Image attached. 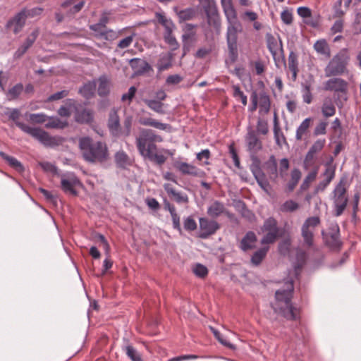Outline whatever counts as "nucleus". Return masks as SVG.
I'll use <instances>...</instances> for the list:
<instances>
[{"label":"nucleus","mask_w":361,"mask_h":361,"mask_svg":"<svg viewBox=\"0 0 361 361\" xmlns=\"http://www.w3.org/2000/svg\"><path fill=\"white\" fill-rule=\"evenodd\" d=\"M162 137L152 129L141 128L135 139V144L140 154L145 159L159 166L165 163V158L159 153V148L156 143L162 142Z\"/></svg>","instance_id":"f257e3e1"},{"label":"nucleus","mask_w":361,"mask_h":361,"mask_svg":"<svg viewBox=\"0 0 361 361\" xmlns=\"http://www.w3.org/2000/svg\"><path fill=\"white\" fill-rule=\"evenodd\" d=\"M79 148L85 160L90 163H103L109 158L106 143L94 142L90 137L79 139Z\"/></svg>","instance_id":"f03ea898"},{"label":"nucleus","mask_w":361,"mask_h":361,"mask_svg":"<svg viewBox=\"0 0 361 361\" xmlns=\"http://www.w3.org/2000/svg\"><path fill=\"white\" fill-rule=\"evenodd\" d=\"M8 118L24 133L30 135L46 147H55L61 142L59 137L51 136L45 130L36 127H31L18 121L20 113L17 109H13L6 113Z\"/></svg>","instance_id":"7ed1b4c3"},{"label":"nucleus","mask_w":361,"mask_h":361,"mask_svg":"<svg viewBox=\"0 0 361 361\" xmlns=\"http://www.w3.org/2000/svg\"><path fill=\"white\" fill-rule=\"evenodd\" d=\"M285 288L279 289L276 291V300L271 304L274 311L282 315L288 319H295L297 317L296 310L291 304V297L293 290V283L292 281L285 282Z\"/></svg>","instance_id":"20e7f679"},{"label":"nucleus","mask_w":361,"mask_h":361,"mask_svg":"<svg viewBox=\"0 0 361 361\" xmlns=\"http://www.w3.org/2000/svg\"><path fill=\"white\" fill-rule=\"evenodd\" d=\"M221 4L228 23L226 41H237L238 34L242 32L243 27L232 0H221Z\"/></svg>","instance_id":"39448f33"},{"label":"nucleus","mask_w":361,"mask_h":361,"mask_svg":"<svg viewBox=\"0 0 361 361\" xmlns=\"http://www.w3.org/2000/svg\"><path fill=\"white\" fill-rule=\"evenodd\" d=\"M133 124V118L128 116L123 121L121 127L120 124V118L116 109L110 111L107 126L111 135L115 137H128L131 134Z\"/></svg>","instance_id":"423d86ee"},{"label":"nucleus","mask_w":361,"mask_h":361,"mask_svg":"<svg viewBox=\"0 0 361 361\" xmlns=\"http://www.w3.org/2000/svg\"><path fill=\"white\" fill-rule=\"evenodd\" d=\"M349 56L345 49L340 51L333 56L324 68L326 77L343 75L348 63Z\"/></svg>","instance_id":"0eeeda50"},{"label":"nucleus","mask_w":361,"mask_h":361,"mask_svg":"<svg viewBox=\"0 0 361 361\" xmlns=\"http://www.w3.org/2000/svg\"><path fill=\"white\" fill-rule=\"evenodd\" d=\"M332 195L336 215L338 216L343 214L348 203L345 183L343 179H341L336 185Z\"/></svg>","instance_id":"6e6552de"},{"label":"nucleus","mask_w":361,"mask_h":361,"mask_svg":"<svg viewBox=\"0 0 361 361\" xmlns=\"http://www.w3.org/2000/svg\"><path fill=\"white\" fill-rule=\"evenodd\" d=\"M319 224L320 219L318 216H311L307 218L302 226L301 235L304 244L308 247L313 245L314 231Z\"/></svg>","instance_id":"1a4fd4ad"},{"label":"nucleus","mask_w":361,"mask_h":361,"mask_svg":"<svg viewBox=\"0 0 361 361\" xmlns=\"http://www.w3.org/2000/svg\"><path fill=\"white\" fill-rule=\"evenodd\" d=\"M82 183L73 173H66L61 176V187L63 191L73 196L78 195L76 188Z\"/></svg>","instance_id":"9d476101"},{"label":"nucleus","mask_w":361,"mask_h":361,"mask_svg":"<svg viewBox=\"0 0 361 361\" xmlns=\"http://www.w3.org/2000/svg\"><path fill=\"white\" fill-rule=\"evenodd\" d=\"M245 142L250 156L252 159L258 161L256 154L262 149V143L259 139L256 132L250 128L247 130V133L245 136Z\"/></svg>","instance_id":"9b49d317"},{"label":"nucleus","mask_w":361,"mask_h":361,"mask_svg":"<svg viewBox=\"0 0 361 361\" xmlns=\"http://www.w3.org/2000/svg\"><path fill=\"white\" fill-rule=\"evenodd\" d=\"M200 238L202 239L207 238L209 236L214 234L219 228V224L214 220H209L207 218H200Z\"/></svg>","instance_id":"f8f14e48"},{"label":"nucleus","mask_w":361,"mask_h":361,"mask_svg":"<svg viewBox=\"0 0 361 361\" xmlns=\"http://www.w3.org/2000/svg\"><path fill=\"white\" fill-rule=\"evenodd\" d=\"M322 180L315 187L314 194H318L325 190L335 176V169L331 165H326L324 172L322 174Z\"/></svg>","instance_id":"ddd939ff"},{"label":"nucleus","mask_w":361,"mask_h":361,"mask_svg":"<svg viewBox=\"0 0 361 361\" xmlns=\"http://www.w3.org/2000/svg\"><path fill=\"white\" fill-rule=\"evenodd\" d=\"M173 166L183 175H190L195 177H202L204 175V171L186 162L176 161Z\"/></svg>","instance_id":"4468645a"},{"label":"nucleus","mask_w":361,"mask_h":361,"mask_svg":"<svg viewBox=\"0 0 361 361\" xmlns=\"http://www.w3.org/2000/svg\"><path fill=\"white\" fill-rule=\"evenodd\" d=\"M324 89L336 92H345L348 90V82L340 78H333L325 82Z\"/></svg>","instance_id":"2eb2a0df"},{"label":"nucleus","mask_w":361,"mask_h":361,"mask_svg":"<svg viewBox=\"0 0 361 361\" xmlns=\"http://www.w3.org/2000/svg\"><path fill=\"white\" fill-rule=\"evenodd\" d=\"M39 35V30L35 29L26 38L25 41L21 44L14 53L15 59H20L26 53L27 49L32 47Z\"/></svg>","instance_id":"dca6fc26"},{"label":"nucleus","mask_w":361,"mask_h":361,"mask_svg":"<svg viewBox=\"0 0 361 361\" xmlns=\"http://www.w3.org/2000/svg\"><path fill=\"white\" fill-rule=\"evenodd\" d=\"M250 169L261 188L265 192H268L269 184L264 173L259 167V163L257 164H252L250 167Z\"/></svg>","instance_id":"f3484780"},{"label":"nucleus","mask_w":361,"mask_h":361,"mask_svg":"<svg viewBox=\"0 0 361 361\" xmlns=\"http://www.w3.org/2000/svg\"><path fill=\"white\" fill-rule=\"evenodd\" d=\"M91 30L95 32L97 37L106 39L111 40L116 37V33L112 30H107L99 23L90 26Z\"/></svg>","instance_id":"a211bd4d"},{"label":"nucleus","mask_w":361,"mask_h":361,"mask_svg":"<svg viewBox=\"0 0 361 361\" xmlns=\"http://www.w3.org/2000/svg\"><path fill=\"white\" fill-rule=\"evenodd\" d=\"M75 119L78 123H90L93 120L92 111L90 109H84L81 106H75Z\"/></svg>","instance_id":"6ab92c4d"},{"label":"nucleus","mask_w":361,"mask_h":361,"mask_svg":"<svg viewBox=\"0 0 361 361\" xmlns=\"http://www.w3.org/2000/svg\"><path fill=\"white\" fill-rule=\"evenodd\" d=\"M27 19L26 14L23 9L18 13L11 20L8 22V27H13V32L18 33L25 25Z\"/></svg>","instance_id":"aec40b11"},{"label":"nucleus","mask_w":361,"mask_h":361,"mask_svg":"<svg viewBox=\"0 0 361 361\" xmlns=\"http://www.w3.org/2000/svg\"><path fill=\"white\" fill-rule=\"evenodd\" d=\"M197 25L186 23L183 27V34L182 35V41L184 45L188 42H195L197 40L195 28Z\"/></svg>","instance_id":"412c9836"},{"label":"nucleus","mask_w":361,"mask_h":361,"mask_svg":"<svg viewBox=\"0 0 361 361\" xmlns=\"http://www.w3.org/2000/svg\"><path fill=\"white\" fill-rule=\"evenodd\" d=\"M259 114L265 115L269 113L271 107L269 96L264 92L258 94Z\"/></svg>","instance_id":"4be33fe9"},{"label":"nucleus","mask_w":361,"mask_h":361,"mask_svg":"<svg viewBox=\"0 0 361 361\" xmlns=\"http://www.w3.org/2000/svg\"><path fill=\"white\" fill-rule=\"evenodd\" d=\"M288 68L291 72V77L293 81H295L298 73V55L294 51H290L288 58Z\"/></svg>","instance_id":"5701e85b"},{"label":"nucleus","mask_w":361,"mask_h":361,"mask_svg":"<svg viewBox=\"0 0 361 361\" xmlns=\"http://www.w3.org/2000/svg\"><path fill=\"white\" fill-rule=\"evenodd\" d=\"M256 241L257 237L255 233L249 231L241 240L240 247L243 251L251 250L255 247Z\"/></svg>","instance_id":"b1692460"},{"label":"nucleus","mask_w":361,"mask_h":361,"mask_svg":"<svg viewBox=\"0 0 361 361\" xmlns=\"http://www.w3.org/2000/svg\"><path fill=\"white\" fill-rule=\"evenodd\" d=\"M131 68L137 73H143L150 69L149 64L145 60L135 58L130 60Z\"/></svg>","instance_id":"393cba45"},{"label":"nucleus","mask_w":361,"mask_h":361,"mask_svg":"<svg viewBox=\"0 0 361 361\" xmlns=\"http://www.w3.org/2000/svg\"><path fill=\"white\" fill-rule=\"evenodd\" d=\"M226 212L224 204L219 201L212 202L207 209V214L212 218H216L226 213Z\"/></svg>","instance_id":"a878e982"},{"label":"nucleus","mask_w":361,"mask_h":361,"mask_svg":"<svg viewBox=\"0 0 361 361\" xmlns=\"http://www.w3.org/2000/svg\"><path fill=\"white\" fill-rule=\"evenodd\" d=\"M98 94L101 97L106 96L109 93L111 81L106 75H102L98 79Z\"/></svg>","instance_id":"bb28decb"},{"label":"nucleus","mask_w":361,"mask_h":361,"mask_svg":"<svg viewBox=\"0 0 361 361\" xmlns=\"http://www.w3.org/2000/svg\"><path fill=\"white\" fill-rule=\"evenodd\" d=\"M156 18L158 22L163 25L165 29L164 33L173 32L176 25L170 18H167L163 13H157Z\"/></svg>","instance_id":"cd10ccee"},{"label":"nucleus","mask_w":361,"mask_h":361,"mask_svg":"<svg viewBox=\"0 0 361 361\" xmlns=\"http://www.w3.org/2000/svg\"><path fill=\"white\" fill-rule=\"evenodd\" d=\"M312 121V118H305L298 126L296 130L295 138L297 140H302L303 137L306 135L308 133L309 128L310 127L311 123Z\"/></svg>","instance_id":"c85d7f7f"},{"label":"nucleus","mask_w":361,"mask_h":361,"mask_svg":"<svg viewBox=\"0 0 361 361\" xmlns=\"http://www.w3.org/2000/svg\"><path fill=\"white\" fill-rule=\"evenodd\" d=\"M1 157L4 159L7 163L13 168L18 172H23L24 171V167L21 164V163L17 160L15 157L7 155L4 152H0Z\"/></svg>","instance_id":"c756f323"},{"label":"nucleus","mask_w":361,"mask_h":361,"mask_svg":"<svg viewBox=\"0 0 361 361\" xmlns=\"http://www.w3.org/2000/svg\"><path fill=\"white\" fill-rule=\"evenodd\" d=\"M97 87L96 81H90L85 84L79 90L80 93L86 99L91 98L95 92Z\"/></svg>","instance_id":"7c9ffc66"},{"label":"nucleus","mask_w":361,"mask_h":361,"mask_svg":"<svg viewBox=\"0 0 361 361\" xmlns=\"http://www.w3.org/2000/svg\"><path fill=\"white\" fill-rule=\"evenodd\" d=\"M314 50L319 54L329 57L331 55L330 48L324 39L317 40L314 44Z\"/></svg>","instance_id":"2f4dec72"},{"label":"nucleus","mask_w":361,"mask_h":361,"mask_svg":"<svg viewBox=\"0 0 361 361\" xmlns=\"http://www.w3.org/2000/svg\"><path fill=\"white\" fill-rule=\"evenodd\" d=\"M319 166H314L313 169H312L308 174L306 176L305 179L303 180L302 183L300 185V190L305 191L307 190L311 184L313 182L318 174Z\"/></svg>","instance_id":"473e14b6"},{"label":"nucleus","mask_w":361,"mask_h":361,"mask_svg":"<svg viewBox=\"0 0 361 361\" xmlns=\"http://www.w3.org/2000/svg\"><path fill=\"white\" fill-rule=\"evenodd\" d=\"M48 122L45 124V128L53 129H63L68 126L66 121H62L58 117H48Z\"/></svg>","instance_id":"72a5a7b5"},{"label":"nucleus","mask_w":361,"mask_h":361,"mask_svg":"<svg viewBox=\"0 0 361 361\" xmlns=\"http://www.w3.org/2000/svg\"><path fill=\"white\" fill-rule=\"evenodd\" d=\"M322 113L324 117H331L336 114V107L331 99H325L322 106Z\"/></svg>","instance_id":"f704fd0d"},{"label":"nucleus","mask_w":361,"mask_h":361,"mask_svg":"<svg viewBox=\"0 0 361 361\" xmlns=\"http://www.w3.org/2000/svg\"><path fill=\"white\" fill-rule=\"evenodd\" d=\"M269 247H264L259 249L253 253L251 257V263L255 266H258L266 257Z\"/></svg>","instance_id":"c9c22d12"},{"label":"nucleus","mask_w":361,"mask_h":361,"mask_svg":"<svg viewBox=\"0 0 361 361\" xmlns=\"http://www.w3.org/2000/svg\"><path fill=\"white\" fill-rule=\"evenodd\" d=\"M264 167L270 176H273L274 178L277 177V163L274 155L270 156L269 159L265 162Z\"/></svg>","instance_id":"e433bc0d"},{"label":"nucleus","mask_w":361,"mask_h":361,"mask_svg":"<svg viewBox=\"0 0 361 361\" xmlns=\"http://www.w3.org/2000/svg\"><path fill=\"white\" fill-rule=\"evenodd\" d=\"M300 178L301 172L299 169H294L292 170L290 174V180L287 185V189L289 192H291L295 189Z\"/></svg>","instance_id":"4c0bfd02"},{"label":"nucleus","mask_w":361,"mask_h":361,"mask_svg":"<svg viewBox=\"0 0 361 361\" xmlns=\"http://www.w3.org/2000/svg\"><path fill=\"white\" fill-rule=\"evenodd\" d=\"M75 106V102L73 100H68L64 106H61L59 109L58 114L61 116L68 117L71 114V112L74 111Z\"/></svg>","instance_id":"58836bf2"},{"label":"nucleus","mask_w":361,"mask_h":361,"mask_svg":"<svg viewBox=\"0 0 361 361\" xmlns=\"http://www.w3.org/2000/svg\"><path fill=\"white\" fill-rule=\"evenodd\" d=\"M262 231L279 233V229L277 226V221L271 217L267 219L262 227Z\"/></svg>","instance_id":"ea45409f"},{"label":"nucleus","mask_w":361,"mask_h":361,"mask_svg":"<svg viewBox=\"0 0 361 361\" xmlns=\"http://www.w3.org/2000/svg\"><path fill=\"white\" fill-rule=\"evenodd\" d=\"M115 161L119 167L124 168L130 164V159L127 154L123 151H118L115 154Z\"/></svg>","instance_id":"a19ab883"},{"label":"nucleus","mask_w":361,"mask_h":361,"mask_svg":"<svg viewBox=\"0 0 361 361\" xmlns=\"http://www.w3.org/2000/svg\"><path fill=\"white\" fill-rule=\"evenodd\" d=\"M143 102L148 106L149 109L159 114H164L163 110L164 104L160 101L155 99H145Z\"/></svg>","instance_id":"79ce46f5"},{"label":"nucleus","mask_w":361,"mask_h":361,"mask_svg":"<svg viewBox=\"0 0 361 361\" xmlns=\"http://www.w3.org/2000/svg\"><path fill=\"white\" fill-rule=\"evenodd\" d=\"M27 120L32 123L40 124L44 123L48 116L43 113L26 114Z\"/></svg>","instance_id":"37998d69"},{"label":"nucleus","mask_w":361,"mask_h":361,"mask_svg":"<svg viewBox=\"0 0 361 361\" xmlns=\"http://www.w3.org/2000/svg\"><path fill=\"white\" fill-rule=\"evenodd\" d=\"M123 350L132 361H142L141 355L131 345H126L123 347Z\"/></svg>","instance_id":"c03bdc74"},{"label":"nucleus","mask_w":361,"mask_h":361,"mask_svg":"<svg viewBox=\"0 0 361 361\" xmlns=\"http://www.w3.org/2000/svg\"><path fill=\"white\" fill-rule=\"evenodd\" d=\"M228 57L231 62H235L238 59L237 41H227Z\"/></svg>","instance_id":"a18cd8bd"},{"label":"nucleus","mask_w":361,"mask_h":361,"mask_svg":"<svg viewBox=\"0 0 361 361\" xmlns=\"http://www.w3.org/2000/svg\"><path fill=\"white\" fill-rule=\"evenodd\" d=\"M315 159V155L307 152L303 161L302 166L304 169L307 171L310 169H313L314 166H319L316 164Z\"/></svg>","instance_id":"49530a36"},{"label":"nucleus","mask_w":361,"mask_h":361,"mask_svg":"<svg viewBox=\"0 0 361 361\" xmlns=\"http://www.w3.org/2000/svg\"><path fill=\"white\" fill-rule=\"evenodd\" d=\"M210 330L213 333L214 337L219 341L220 343H221L223 345L228 347V348L233 349L235 348L234 345L228 342L226 339H225L223 336L220 334L219 331H217L216 329H214L212 326L209 327Z\"/></svg>","instance_id":"de8ad7c7"},{"label":"nucleus","mask_w":361,"mask_h":361,"mask_svg":"<svg viewBox=\"0 0 361 361\" xmlns=\"http://www.w3.org/2000/svg\"><path fill=\"white\" fill-rule=\"evenodd\" d=\"M180 22L191 20L195 16V11L192 8H186L177 12Z\"/></svg>","instance_id":"09e8293b"},{"label":"nucleus","mask_w":361,"mask_h":361,"mask_svg":"<svg viewBox=\"0 0 361 361\" xmlns=\"http://www.w3.org/2000/svg\"><path fill=\"white\" fill-rule=\"evenodd\" d=\"M299 207L298 204L293 200H287L281 206V210L283 212H293Z\"/></svg>","instance_id":"8fccbe9b"},{"label":"nucleus","mask_w":361,"mask_h":361,"mask_svg":"<svg viewBox=\"0 0 361 361\" xmlns=\"http://www.w3.org/2000/svg\"><path fill=\"white\" fill-rule=\"evenodd\" d=\"M164 38L165 42L168 44L173 50H176L178 48V42L173 36V32L164 33Z\"/></svg>","instance_id":"3c124183"},{"label":"nucleus","mask_w":361,"mask_h":361,"mask_svg":"<svg viewBox=\"0 0 361 361\" xmlns=\"http://www.w3.org/2000/svg\"><path fill=\"white\" fill-rule=\"evenodd\" d=\"M326 140L324 139H319L316 140L312 147L310 148L308 152L315 155L317 153L319 152L323 147H324Z\"/></svg>","instance_id":"603ef678"},{"label":"nucleus","mask_w":361,"mask_h":361,"mask_svg":"<svg viewBox=\"0 0 361 361\" xmlns=\"http://www.w3.org/2000/svg\"><path fill=\"white\" fill-rule=\"evenodd\" d=\"M23 90V86L22 84L18 83V84L16 85L15 86H13L12 88H11L8 90V99H13L17 98Z\"/></svg>","instance_id":"864d4df0"},{"label":"nucleus","mask_w":361,"mask_h":361,"mask_svg":"<svg viewBox=\"0 0 361 361\" xmlns=\"http://www.w3.org/2000/svg\"><path fill=\"white\" fill-rule=\"evenodd\" d=\"M265 234L261 240V244H271L275 242L279 236V233L264 232Z\"/></svg>","instance_id":"5fc2aeb1"},{"label":"nucleus","mask_w":361,"mask_h":361,"mask_svg":"<svg viewBox=\"0 0 361 361\" xmlns=\"http://www.w3.org/2000/svg\"><path fill=\"white\" fill-rule=\"evenodd\" d=\"M192 270L194 274L200 278H204L208 274L207 268L200 264H197L195 265Z\"/></svg>","instance_id":"6e6d98bb"},{"label":"nucleus","mask_w":361,"mask_h":361,"mask_svg":"<svg viewBox=\"0 0 361 361\" xmlns=\"http://www.w3.org/2000/svg\"><path fill=\"white\" fill-rule=\"evenodd\" d=\"M297 259H298V263L297 265H295L294 267L295 272L296 274H298V271H300V269H301V267H302V265L304 264V263L305 262L306 253L301 250L298 251L297 252Z\"/></svg>","instance_id":"4d7b16f0"},{"label":"nucleus","mask_w":361,"mask_h":361,"mask_svg":"<svg viewBox=\"0 0 361 361\" xmlns=\"http://www.w3.org/2000/svg\"><path fill=\"white\" fill-rule=\"evenodd\" d=\"M274 139H275L276 143L278 145H281V143L284 142L286 141L285 136H284L280 126L274 128Z\"/></svg>","instance_id":"13d9d810"},{"label":"nucleus","mask_w":361,"mask_h":361,"mask_svg":"<svg viewBox=\"0 0 361 361\" xmlns=\"http://www.w3.org/2000/svg\"><path fill=\"white\" fill-rule=\"evenodd\" d=\"M233 96L235 98H240L243 105H246L247 102V96L241 91L240 88L237 86H233Z\"/></svg>","instance_id":"bf43d9fd"},{"label":"nucleus","mask_w":361,"mask_h":361,"mask_svg":"<svg viewBox=\"0 0 361 361\" xmlns=\"http://www.w3.org/2000/svg\"><path fill=\"white\" fill-rule=\"evenodd\" d=\"M25 13L27 18H34L41 15L43 11V8L41 7H35L30 9L24 8Z\"/></svg>","instance_id":"052dcab7"},{"label":"nucleus","mask_w":361,"mask_h":361,"mask_svg":"<svg viewBox=\"0 0 361 361\" xmlns=\"http://www.w3.org/2000/svg\"><path fill=\"white\" fill-rule=\"evenodd\" d=\"M183 226L187 231H194L197 228V224L192 216H188L184 219Z\"/></svg>","instance_id":"680f3d73"},{"label":"nucleus","mask_w":361,"mask_h":361,"mask_svg":"<svg viewBox=\"0 0 361 361\" xmlns=\"http://www.w3.org/2000/svg\"><path fill=\"white\" fill-rule=\"evenodd\" d=\"M257 130L262 135H267L269 132L267 121L259 119L257 123Z\"/></svg>","instance_id":"e2e57ef3"},{"label":"nucleus","mask_w":361,"mask_h":361,"mask_svg":"<svg viewBox=\"0 0 361 361\" xmlns=\"http://www.w3.org/2000/svg\"><path fill=\"white\" fill-rule=\"evenodd\" d=\"M171 66V63L168 58H161L157 63V68L161 72L169 68Z\"/></svg>","instance_id":"0e129e2a"},{"label":"nucleus","mask_w":361,"mask_h":361,"mask_svg":"<svg viewBox=\"0 0 361 361\" xmlns=\"http://www.w3.org/2000/svg\"><path fill=\"white\" fill-rule=\"evenodd\" d=\"M303 102L306 104H310L312 100V95L310 85H305L302 90Z\"/></svg>","instance_id":"69168bd1"},{"label":"nucleus","mask_w":361,"mask_h":361,"mask_svg":"<svg viewBox=\"0 0 361 361\" xmlns=\"http://www.w3.org/2000/svg\"><path fill=\"white\" fill-rule=\"evenodd\" d=\"M212 51V47H201L195 53V57L198 59H204L209 55Z\"/></svg>","instance_id":"338daca9"},{"label":"nucleus","mask_w":361,"mask_h":361,"mask_svg":"<svg viewBox=\"0 0 361 361\" xmlns=\"http://www.w3.org/2000/svg\"><path fill=\"white\" fill-rule=\"evenodd\" d=\"M133 38L134 35L125 37L118 42V47L122 49L128 48L133 43Z\"/></svg>","instance_id":"774afa93"}]
</instances>
